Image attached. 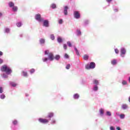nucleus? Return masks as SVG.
I'll return each mask as SVG.
<instances>
[{
  "label": "nucleus",
  "mask_w": 130,
  "mask_h": 130,
  "mask_svg": "<svg viewBox=\"0 0 130 130\" xmlns=\"http://www.w3.org/2000/svg\"><path fill=\"white\" fill-rule=\"evenodd\" d=\"M1 71H2V72H5L7 75H11V73H12V69L7 65L2 66L1 68Z\"/></svg>",
  "instance_id": "obj_1"
},
{
  "label": "nucleus",
  "mask_w": 130,
  "mask_h": 130,
  "mask_svg": "<svg viewBox=\"0 0 130 130\" xmlns=\"http://www.w3.org/2000/svg\"><path fill=\"white\" fill-rule=\"evenodd\" d=\"M3 52L0 51V56H1L2 55H3Z\"/></svg>",
  "instance_id": "obj_50"
},
{
  "label": "nucleus",
  "mask_w": 130,
  "mask_h": 130,
  "mask_svg": "<svg viewBox=\"0 0 130 130\" xmlns=\"http://www.w3.org/2000/svg\"><path fill=\"white\" fill-rule=\"evenodd\" d=\"M39 121L41 123H48L49 122V120L48 119L43 118H39Z\"/></svg>",
  "instance_id": "obj_5"
},
{
  "label": "nucleus",
  "mask_w": 130,
  "mask_h": 130,
  "mask_svg": "<svg viewBox=\"0 0 130 130\" xmlns=\"http://www.w3.org/2000/svg\"><path fill=\"white\" fill-rule=\"evenodd\" d=\"M64 57L65 58L69 59V58H70V56L68 54L66 53L64 54Z\"/></svg>",
  "instance_id": "obj_26"
},
{
  "label": "nucleus",
  "mask_w": 130,
  "mask_h": 130,
  "mask_svg": "<svg viewBox=\"0 0 130 130\" xmlns=\"http://www.w3.org/2000/svg\"><path fill=\"white\" fill-rule=\"evenodd\" d=\"M6 32H7V33H9L10 32V29L6 28Z\"/></svg>",
  "instance_id": "obj_42"
},
{
  "label": "nucleus",
  "mask_w": 130,
  "mask_h": 130,
  "mask_svg": "<svg viewBox=\"0 0 130 130\" xmlns=\"http://www.w3.org/2000/svg\"><path fill=\"white\" fill-rule=\"evenodd\" d=\"M1 99H5V98H6V95H5V94H2L1 95Z\"/></svg>",
  "instance_id": "obj_35"
},
{
  "label": "nucleus",
  "mask_w": 130,
  "mask_h": 130,
  "mask_svg": "<svg viewBox=\"0 0 130 130\" xmlns=\"http://www.w3.org/2000/svg\"><path fill=\"white\" fill-rule=\"evenodd\" d=\"M75 50L76 51V53L77 55H78V56H80V53H79V51L78 50V49H77L76 47L75 48Z\"/></svg>",
  "instance_id": "obj_15"
},
{
  "label": "nucleus",
  "mask_w": 130,
  "mask_h": 130,
  "mask_svg": "<svg viewBox=\"0 0 130 130\" xmlns=\"http://www.w3.org/2000/svg\"><path fill=\"white\" fill-rule=\"evenodd\" d=\"M120 52H121V54H120L121 56L122 57H124V55H125V52H126L125 49L122 48L121 49Z\"/></svg>",
  "instance_id": "obj_6"
},
{
  "label": "nucleus",
  "mask_w": 130,
  "mask_h": 130,
  "mask_svg": "<svg viewBox=\"0 0 130 130\" xmlns=\"http://www.w3.org/2000/svg\"><path fill=\"white\" fill-rule=\"evenodd\" d=\"M22 75L24 77H27L28 76V73L25 71H22Z\"/></svg>",
  "instance_id": "obj_19"
},
{
  "label": "nucleus",
  "mask_w": 130,
  "mask_h": 130,
  "mask_svg": "<svg viewBox=\"0 0 130 130\" xmlns=\"http://www.w3.org/2000/svg\"><path fill=\"white\" fill-rule=\"evenodd\" d=\"M115 53H116L117 54H118V53H119V50H118L117 49H115Z\"/></svg>",
  "instance_id": "obj_38"
},
{
  "label": "nucleus",
  "mask_w": 130,
  "mask_h": 130,
  "mask_svg": "<svg viewBox=\"0 0 130 130\" xmlns=\"http://www.w3.org/2000/svg\"><path fill=\"white\" fill-rule=\"evenodd\" d=\"M35 19L38 22H43V18H41V15L40 14H38L36 15Z\"/></svg>",
  "instance_id": "obj_4"
},
{
  "label": "nucleus",
  "mask_w": 130,
  "mask_h": 130,
  "mask_svg": "<svg viewBox=\"0 0 130 130\" xmlns=\"http://www.w3.org/2000/svg\"><path fill=\"white\" fill-rule=\"evenodd\" d=\"M129 82L130 83V77H129Z\"/></svg>",
  "instance_id": "obj_55"
},
{
  "label": "nucleus",
  "mask_w": 130,
  "mask_h": 130,
  "mask_svg": "<svg viewBox=\"0 0 130 130\" xmlns=\"http://www.w3.org/2000/svg\"><path fill=\"white\" fill-rule=\"evenodd\" d=\"M13 124H14V125H16V124H18V121L15 120L13 121Z\"/></svg>",
  "instance_id": "obj_33"
},
{
  "label": "nucleus",
  "mask_w": 130,
  "mask_h": 130,
  "mask_svg": "<svg viewBox=\"0 0 130 130\" xmlns=\"http://www.w3.org/2000/svg\"><path fill=\"white\" fill-rule=\"evenodd\" d=\"M93 90L94 91H97V90H98V86H94V87L93 88Z\"/></svg>",
  "instance_id": "obj_39"
},
{
  "label": "nucleus",
  "mask_w": 130,
  "mask_h": 130,
  "mask_svg": "<svg viewBox=\"0 0 130 130\" xmlns=\"http://www.w3.org/2000/svg\"><path fill=\"white\" fill-rule=\"evenodd\" d=\"M51 8L52 9H55V8H56V5L55 4H52Z\"/></svg>",
  "instance_id": "obj_30"
},
{
  "label": "nucleus",
  "mask_w": 130,
  "mask_h": 130,
  "mask_svg": "<svg viewBox=\"0 0 130 130\" xmlns=\"http://www.w3.org/2000/svg\"><path fill=\"white\" fill-rule=\"evenodd\" d=\"M10 85L12 87H16V86H17V83L15 82H11Z\"/></svg>",
  "instance_id": "obj_18"
},
{
  "label": "nucleus",
  "mask_w": 130,
  "mask_h": 130,
  "mask_svg": "<svg viewBox=\"0 0 130 130\" xmlns=\"http://www.w3.org/2000/svg\"><path fill=\"white\" fill-rule=\"evenodd\" d=\"M3 77L4 78H8V75H7L6 74H3Z\"/></svg>",
  "instance_id": "obj_45"
},
{
  "label": "nucleus",
  "mask_w": 130,
  "mask_h": 130,
  "mask_svg": "<svg viewBox=\"0 0 130 130\" xmlns=\"http://www.w3.org/2000/svg\"><path fill=\"white\" fill-rule=\"evenodd\" d=\"M107 115H108L109 116H111V113L109 111L107 112Z\"/></svg>",
  "instance_id": "obj_37"
},
{
  "label": "nucleus",
  "mask_w": 130,
  "mask_h": 130,
  "mask_svg": "<svg viewBox=\"0 0 130 130\" xmlns=\"http://www.w3.org/2000/svg\"><path fill=\"white\" fill-rule=\"evenodd\" d=\"M2 16H3V13H2L1 12H0V17H2Z\"/></svg>",
  "instance_id": "obj_52"
},
{
  "label": "nucleus",
  "mask_w": 130,
  "mask_h": 130,
  "mask_svg": "<svg viewBox=\"0 0 130 130\" xmlns=\"http://www.w3.org/2000/svg\"><path fill=\"white\" fill-rule=\"evenodd\" d=\"M50 38L52 40H54L55 39L54 35H51Z\"/></svg>",
  "instance_id": "obj_28"
},
{
  "label": "nucleus",
  "mask_w": 130,
  "mask_h": 130,
  "mask_svg": "<svg viewBox=\"0 0 130 130\" xmlns=\"http://www.w3.org/2000/svg\"><path fill=\"white\" fill-rule=\"evenodd\" d=\"M35 72V69H31L30 71V72L31 73V74H33V73H34Z\"/></svg>",
  "instance_id": "obj_36"
},
{
  "label": "nucleus",
  "mask_w": 130,
  "mask_h": 130,
  "mask_svg": "<svg viewBox=\"0 0 130 130\" xmlns=\"http://www.w3.org/2000/svg\"><path fill=\"white\" fill-rule=\"evenodd\" d=\"M13 11H14V12H17L18 11V7L17 6L13 7Z\"/></svg>",
  "instance_id": "obj_21"
},
{
  "label": "nucleus",
  "mask_w": 130,
  "mask_h": 130,
  "mask_svg": "<svg viewBox=\"0 0 130 130\" xmlns=\"http://www.w3.org/2000/svg\"><path fill=\"white\" fill-rule=\"evenodd\" d=\"M77 35H78V36H80L81 35L82 32H81V30H77Z\"/></svg>",
  "instance_id": "obj_25"
},
{
  "label": "nucleus",
  "mask_w": 130,
  "mask_h": 130,
  "mask_svg": "<svg viewBox=\"0 0 130 130\" xmlns=\"http://www.w3.org/2000/svg\"><path fill=\"white\" fill-rule=\"evenodd\" d=\"M93 84L95 85H98L99 84V81L96 79L93 80Z\"/></svg>",
  "instance_id": "obj_20"
},
{
  "label": "nucleus",
  "mask_w": 130,
  "mask_h": 130,
  "mask_svg": "<svg viewBox=\"0 0 130 130\" xmlns=\"http://www.w3.org/2000/svg\"><path fill=\"white\" fill-rule=\"evenodd\" d=\"M17 27H21L22 26V23L21 22H18L16 24Z\"/></svg>",
  "instance_id": "obj_31"
},
{
  "label": "nucleus",
  "mask_w": 130,
  "mask_h": 130,
  "mask_svg": "<svg viewBox=\"0 0 130 130\" xmlns=\"http://www.w3.org/2000/svg\"><path fill=\"white\" fill-rule=\"evenodd\" d=\"M95 67H96V65L95 64V62H91L90 63V65L87 64L85 66V68L86 70H90V69H95Z\"/></svg>",
  "instance_id": "obj_3"
},
{
  "label": "nucleus",
  "mask_w": 130,
  "mask_h": 130,
  "mask_svg": "<svg viewBox=\"0 0 130 130\" xmlns=\"http://www.w3.org/2000/svg\"><path fill=\"white\" fill-rule=\"evenodd\" d=\"M67 44L68 46H69L70 47H72V43H71V42H68Z\"/></svg>",
  "instance_id": "obj_34"
},
{
  "label": "nucleus",
  "mask_w": 130,
  "mask_h": 130,
  "mask_svg": "<svg viewBox=\"0 0 130 130\" xmlns=\"http://www.w3.org/2000/svg\"><path fill=\"white\" fill-rule=\"evenodd\" d=\"M40 42L41 44H43L45 43V40H44L43 39H40Z\"/></svg>",
  "instance_id": "obj_13"
},
{
  "label": "nucleus",
  "mask_w": 130,
  "mask_h": 130,
  "mask_svg": "<svg viewBox=\"0 0 130 130\" xmlns=\"http://www.w3.org/2000/svg\"><path fill=\"white\" fill-rule=\"evenodd\" d=\"M112 1V0H106V2H107V3H110Z\"/></svg>",
  "instance_id": "obj_48"
},
{
  "label": "nucleus",
  "mask_w": 130,
  "mask_h": 130,
  "mask_svg": "<svg viewBox=\"0 0 130 130\" xmlns=\"http://www.w3.org/2000/svg\"><path fill=\"white\" fill-rule=\"evenodd\" d=\"M114 11H115V12H117L118 10L117 9H115Z\"/></svg>",
  "instance_id": "obj_53"
},
{
  "label": "nucleus",
  "mask_w": 130,
  "mask_h": 130,
  "mask_svg": "<svg viewBox=\"0 0 130 130\" xmlns=\"http://www.w3.org/2000/svg\"><path fill=\"white\" fill-rule=\"evenodd\" d=\"M63 48L65 50H67V44H63Z\"/></svg>",
  "instance_id": "obj_41"
},
{
  "label": "nucleus",
  "mask_w": 130,
  "mask_h": 130,
  "mask_svg": "<svg viewBox=\"0 0 130 130\" xmlns=\"http://www.w3.org/2000/svg\"><path fill=\"white\" fill-rule=\"evenodd\" d=\"M53 115H54L53 113H52V112H50V113H49L48 114V117L49 118H51V117H53Z\"/></svg>",
  "instance_id": "obj_11"
},
{
  "label": "nucleus",
  "mask_w": 130,
  "mask_h": 130,
  "mask_svg": "<svg viewBox=\"0 0 130 130\" xmlns=\"http://www.w3.org/2000/svg\"><path fill=\"white\" fill-rule=\"evenodd\" d=\"M125 117V115L124 114H120V118L122 119H123Z\"/></svg>",
  "instance_id": "obj_27"
},
{
  "label": "nucleus",
  "mask_w": 130,
  "mask_h": 130,
  "mask_svg": "<svg viewBox=\"0 0 130 130\" xmlns=\"http://www.w3.org/2000/svg\"><path fill=\"white\" fill-rule=\"evenodd\" d=\"M122 84V85H126V84H127V82H126V81L123 80Z\"/></svg>",
  "instance_id": "obj_32"
},
{
  "label": "nucleus",
  "mask_w": 130,
  "mask_h": 130,
  "mask_svg": "<svg viewBox=\"0 0 130 130\" xmlns=\"http://www.w3.org/2000/svg\"><path fill=\"white\" fill-rule=\"evenodd\" d=\"M116 129H117V130H120V127H117Z\"/></svg>",
  "instance_id": "obj_51"
},
{
  "label": "nucleus",
  "mask_w": 130,
  "mask_h": 130,
  "mask_svg": "<svg viewBox=\"0 0 130 130\" xmlns=\"http://www.w3.org/2000/svg\"><path fill=\"white\" fill-rule=\"evenodd\" d=\"M2 62H3V59H0V64H2Z\"/></svg>",
  "instance_id": "obj_47"
},
{
  "label": "nucleus",
  "mask_w": 130,
  "mask_h": 130,
  "mask_svg": "<svg viewBox=\"0 0 130 130\" xmlns=\"http://www.w3.org/2000/svg\"><path fill=\"white\" fill-rule=\"evenodd\" d=\"M9 5L10 8H12V7L15 6V4L13 2H9Z\"/></svg>",
  "instance_id": "obj_17"
},
{
  "label": "nucleus",
  "mask_w": 130,
  "mask_h": 130,
  "mask_svg": "<svg viewBox=\"0 0 130 130\" xmlns=\"http://www.w3.org/2000/svg\"><path fill=\"white\" fill-rule=\"evenodd\" d=\"M54 58L56 59V60H58V59L60 58V56H59V55H56Z\"/></svg>",
  "instance_id": "obj_22"
},
{
  "label": "nucleus",
  "mask_w": 130,
  "mask_h": 130,
  "mask_svg": "<svg viewBox=\"0 0 130 130\" xmlns=\"http://www.w3.org/2000/svg\"><path fill=\"white\" fill-rule=\"evenodd\" d=\"M79 95L78 93L75 94L74 95V99H79Z\"/></svg>",
  "instance_id": "obj_16"
},
{
  "label": "nucleus",
  "mask_w": 130,
  "mask_h": 130,
  "mask_svg": "<svg viewBox=\"0 0 130 130\" xmlns=\"http://www.w3.org/2000/svg\"><path fill=\"white\" fill-rule=\"evenodd\" d=\"M57 41H58V42H59V43H60L62 42V39H61L60 38V37H58L57 38Z\"/></svg>",
  "instance_id": "obj_14"
},
{
  "label": "nucleus",
  "mask_w": 130,
  "mask_h": 130,
  "mask_svg": "<svg viewBox=\"0 0 130 130\" xmlns=\"http://www.w3.org/2000/svg\"><path fill=\"white\" fill-rule=\"evenodd\" d=\"M83 59L84 60H88L89 59V56L87 54H85L83 56Z\"/></svg>",
  "instance_id": "obj_12"
},
{
  "label": "nucleus",
  "mask_w": 130,
  "mask_h": 130,
  "mask_svg": "<svg viewBox=\"0 0 130 130\" xmlns=\"http://www.w3.org/2000/svg\"><path fill=\"white\" fill-rule=\"evenodd\" d=\"M45 54L46 55H48V59L51 60V61L54 59V55H53V53L50 52L49 53V51L46 50L45 51Z\"/></svg>",
  "instance_id": "obj_2"
},
{
  "label": "nucleus",
  "mask_w": 130,
  "mask_h": 130,
  "mask_svg": "<svg viewBox=\"0 0 130 130\" xmlns=\"http://www.w3.org/2000/svg\"><path fill=\"white\" fill-rule=\"evenodd\" d=\"M122 108L123 109H126L127 108V105L125 104L122 105Z\"/></svg>",
  "instance_id": "obj_24"
},
{
  "label": "nucleus",
  "mask_w": 130,
  "mask_h": 130,
  "mask_svg": "<svg viewBox=\"0 0 130 130\" xmlns=\"http://www.w3.org/2000/svg\"><path fill=\"white\" fill-rule=\"evenodd\" d=\"M128 101H129V102H130V96H129V99H128Z\"/></svg>",
  "instance_id": "obj_54"
},
{
  "label": "nucleus",
  "mask_w": 130,
  "mask_h": 130,
  "mask_svg": "<svg viewBox=\"0 0 130 130\" xmlns=\"http://www.w3.org/2000/svg\"><path fill=\"white\" fill-rule=\"evenodd\" d=\"M48 24L49 22L48 20L44 21L43 26H44L45 27H48L49 26Z\"/></svg>",
  "instance_id": "obj_8"
},
{
  "label": "nucleus",
  "mask_w": 130,
  "mask_h": 130,
  "mask_svg": "<svg viewBox=\"0 0 130 130\" xmlns=\"http://www.w3.org/2000/svg\"><path fill=\"white\" fill-rule=\"evenodd\" d=\"M59 24H62V19H60L59 20Z\"/></svg>",
  "instance_id": "obj_44"
},
{
  "label": "nucleus",
  "mask_w": 130,
  "mask_h": 130,
  "mask_svg": "<svg viewBox=\"0 0 130 130\" xmlns=\"http://www.w3.org/2000/svg\"><path fill=\"white\" fill-rule=\"evenodd\" d=\"M100 112L101 115H103L104 113V110H103V109H101L100 110Z\"/></svg>",
  "instance_id": "obj_23"
},
{
  "label": "nucleus",
  "mask_w": 130,
  "mask_h": 130,
  "mask_svg": "<svg viewBox=\"0 0 130 130\" xmlns=\"http://www.w3.org/2000/svg\"><path fill=\"white\" fill-rule=\"evenodd\" d=\"M68 9H69V8L68 7V6H65L64 9V14L65 15V16H67V15H68Z\"/></svg>",
  "instance_id": "obj_9"
},
{
  "label": "nucleus",
  "mask_w": 130,
  "mask_h": 130,
  "mask_svg": "<svg viewBox=\"0 0 130 130\" xmlns=\"http://www.w3.org/2000/svg\"><path fill=\"white\" fill-rule=\"evenodd\" d=\"M28 94H26V96H28Z\"/></svg>",
  "instance_id": "obj_56"
},
{
  "label": "nucleus",
  "mask_w": 130,
  "mask_h": 130,
  "mask_svg": "<svg viewBox=\"0 0 130 130\" xmlns=\"http://www.w3.org/2000/svg\"><path fill=\"white\" fill-rule=\"evenodd\" d=\"M52 123H55V120H53L52 121Z\"/></svg>",
  "instance_id": "obj_49"
},
{
  "label": "nucleus",
  "mask_w": 130,
  "mask_h": 130,
  "mask_svg": "<svg viewBox=\"0 0 130 130\" xmlns=\"http://www.w3.org/2000/svg\"><path fill=\"white\" fill-rule=\"evenodd\" d=\"M4 91L3 90V87H0V93H3Z\"/></svg>",
  "instance_id": "obj_43"
},
{
  "label": "nucleus",
  "mask_w": 130,
  "mask_h": 130,
  "mask_svg": "<svg viewBox=\"0 0 130 130\" xmlns=\"http://www.w3.org/2000/svg\"><path fill=\"white\" fill-rule=\"evenodd\" d=\"M43 60L44 62L47 61V60H48V58H46H46H44L43 59Z\"/></svg>",
  "instance_id": "obj_40"
},
{
  "label": "nucleus",
  "mask_w": 130,
  "mask_h": 130,
  "mask_svg": "<svg viewBox=\"0 0 130 130\" xmlns=\"http://www.w3.org/2000/svg\"><path fill=\"white\" fill-rule=\"evenodd\" d=\"M66 68L67 70H70V68H71V64H67Z\"/></svg>",
  "instance_id": "obj_29"
},
{
  "label": "nucleus",
  "mask_w": 130,
  "mask_h": 130,
  "mask_svg": "<svg viewBox=\"0 0 130 130\" xmlns=\"http://www.w3.org/2000/svg\"><path fill=\"white\" fill-rule=\"evenodd\" d=\"M110 129H111V130H115V129H114V127H113V126H111V127H110Z\"/></svg>",
  "instance_id": "obj_46"
},
{
  "label": "nucleus",
  "mask_w": 130,
  "mask_h": 130,
  "mask_svg": "<svg viewBox=\"0 0 130 130\" xmlns=\"http://www.w3.org/2000/svg\"><path fill=\"white\" fill-rule=\"evenodd\" d=\"M111 63L113 64V66H114L117 63V61L116 59H113L111 61Z\"/></svg>",
  "instance_id": "obj_10"
},
{
  "label": "nucleus",
  "mask_w": 130,
  "mask_h": 130,
  "mask_svg": "<svg viewBox=\"0 0 130 130\" xmlns=\"http://www.w3.org/2000/svg\"><path fill=\"white\" fill-rule=\"evenodd\" d=\"M74 15L75 19H79L80 15V13H79V11H75L74 13Z\"/></svg>",
  "instance_id": "obj_7"
}]
</instances>
